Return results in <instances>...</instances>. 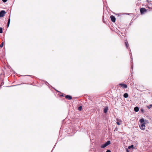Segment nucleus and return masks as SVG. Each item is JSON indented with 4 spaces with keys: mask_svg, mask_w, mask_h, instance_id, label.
<instances>
[{
    "mask_svg": "<svg viewBox=\"0 0 152 152\" xmlns=\"http://www.w3.org/2000/svg\"><path fill=\"white\" fill-rule=\"evenodd\" d=\"M110 144V141H108L105 144L102 145L101 146V148H105L107 146Z\"/></svg>",
    "mask_w": 152,
    "mask_h": 152,
    "instance_id": "1",
    "label": "nucleus"
},
{
    "mask_svg": "<svg viewBox=\"0 0 152 152\" xmlns=\"http://www.w3.org/2000/svg\"><path fill=\"white\" fill-rule=\"evenodd\" d=\"M147 10L144 8H141L140 9V12L141 14H143L147 12Z\"/></svg>",
    "mask_w": 152,
    "mask_h": 152,
    "instance_id": "2",
    "label": "nucleus"
},
{
    "mask_svg": "<svg viewBox=\"0 0 152 152\" xmlns=\"http://www.w3.org/2000/svg\"><path fill=\"white\" fill-rule=\"evenodd\" d=\"M139 127L142 130H144L145 128V123H143L142 124L141 126L140 125Z\"/></svg>",
    "mask_w": 152,
    "mask_h": 152,
    "instance_id": "3",
    "label": "nucleus"
},
{
    "mask_svg": "<svg viewBox=\"0 0 152 152\" xmlns=\"http://www.w3.org/2000/svg\"><path fill=\"white\" fill-rule=\"evenodd\" d=\"M118 85L122 87L123 88H126L127 87V85L125 83H120Z\"/></svg>",
    "mask_w": 152,
    "mask_h": 152,
    "instance_id": "4",
    "label": "nucleus"
},
{
    "mask_svg": "<svg viewBox=\"0 0 152 152\" xmlns=\"http://www.w3.org/2000/svg\"><path fill=\"white\" fill-rule=\"evenodd\" d=\"M6 13L4 10H2L0 12V17H3Z\"/></svg>",
    "mask_w": 152,
    "mask_h": 152,
    "instance_id": "5",
    "label": "nucleus"
},
{
    "mask_svg": "<svg viewBox=\"0 0 152 152\" xmlns=\"http://www.w3.org/2000/svg\"><path fill=\"white\" fill-rule=\"evenodd\" d=\"M110 17L111 21L113 22H115L116 20L115 17L114 16L112 15L110 16Z\"/></svg>",
    "mask_w": 152,
    "mask_h": 152,
    "instance_id": "6",
    "label": "nucleus"
},
{
    "mask_svg": "<svg viewBox=\"0 0 152 152\" xmlns=\"http://www.w3.org/2000/svg\"><path fill=\"white\" fill-rule=\"evenodd\" d=\"M122 121L120 119H117V124L118 125H119L121 124Z\"/></svg>",
    "mask_w": 152,
    "mask_h": 152,
    "instance_id": "7",
    "label": "nucleus"
},
{
    "mask_svg": "<svg viewBox=\"0 0 152 152\" xmlns=\"http://www.w3.org/2000/svg\"><path fill=\"white\" fill-rule=\"evenodd\" d=\"M65 98L69 100H71L72 99V97L70 96L67 95L65 96Z\"/></svg>",
    "mask_w": 152,
    "mask_h": 152,
    "instance_id": "8",
    "label": "nucleus"
},
{
    "mask_svg": "<svg viewBox=\"0 0 152 152\" xmlns=\"http://www.w3.org/2000/svg\"><path fill=\"white\" fill-rule=\"evenodd\" d=\"M125 45H126L127 48L128 49L129 47V44H128V43L127 40H126L125 41Z\"/></svg>",
    "mask_w": 152,
    "mask_h": 152,
    "instance_id": "9",
    "label": "nucleus"
},
{
    "mask_svg": "<svg viewBox=\"0 0 152 152\" xmlns=\"http://www.w3.org/2000/svg\"><path fill=\"white\" fill-rule=\"evenodd\" d=\"M134 110L135 112H138L139 110V108L137 107H136L134 108Z\"/></svg>",
    "mask_w": 152,
    "mask_h": 152,
    "instance_id": "10",
    "label": "nucleus"
},
{
    "mask_svg": "<svg viewBox=\"0 0 152 152\" xmlns=\"http://www.w3.org/2000/svg\"><path fill=\"white\" fill-rule=\"evenodd\" d=\"M10 15L9 17V19L8 20V23H7V27H8L9 26V25H10Z\"/></svg>",
    "mask_w": 152,
    "mask_h": 152,
    "instance_id": "11",
    "label": "nucleus"
},
{
    "mask_svg": "<svg viewBox=\"0 0 152 152\" xmlns=\"http://www.w3.org/2000/svg\"><path fill=\"white\" fill-rule=\"evenodd\" d=\"M140 121L142 124L143 123L144 121V120L143 118H141L140 120Z\"/></svg>",
    "mask_w": 152,
    "mask_h": 152,
    "instance_id": "12",
    "label": "nucleus"
},
{
    "mask_svg": "<svg viewBox=\"0 0 152 152\" xmlns=\"http://www.w3.org/2000/svg\"><path fill=\"white\" fill-rule=\"evenodd\" d=\"M128 96V94L125 93L124 95V96L125 98H127Z\"/></svg>",
    "mask_w": 152,
    "mask_h": 152,
    "instance_id": "13",
    "label": "nucleus"
},
{
    "mask_svg": "<svg viewBox=\"0 0 152 152\" xmlns=\"http://www.w3.org/2000/svg\"><path fill=\"white\" fill-rule=\"evenodd\" d=\"M108 110V108H105L104 110V113H106L107 112Z\"/></svg>",
    "mask_w": 152,
    "mask_h": 152,
    "instance_id": "14",
    "label": "nucleus"
},
{
    "mask_svg": "<svg viewBox=\"0 0 152 152\" xmlns=\"http://www.w3.org/2000/svg\"><path fill=\"white\" fill-rule=\"evenodd\" d=\"M82 106H80V107H79L78 108V110H79V111H81L82 110Z\"/></svg>",
    "mask_w": 152,
    "mask_h": 152,
    "instance_id": "15",
    "label": "nucleus"
},
{
    "mask_svg": "<svg viewBox=\"0 0 152 152\" xmlns=\"http://www.w3.org/2000/svg\"><path fill=\"white\" fill-rule=\"evenodd\" d=\"M3 45H4V42H2L1 44L0 45V48H2L3 47Z\"/></svg>",
    "mask_w": 152,
    "mask_h": 152,
    "instance_id": "16",
    "label": "nucleus"
},
{
    "mask_svg": "<svg viewBox=\"0 0 152 152\" xmlns=\"http://www.w3.org/2000/svg\"><path fill=\"white\" fill-rule=\"evenodd\" d=\"M2 33V28L1 27L0 28V33Z\"/></svg>",
    "mask_w": 152,
    "mask_h": 152,
    "instance_id": "17",
    "label": "nucleus"
},
{
    "mask_svg": "<svg viewBox=\"0 0 152 152\" xmlns=\"http://www.w3.org/2000/svg\"><path fill=\"white\" fill-rule=\"evenodd\" d=\"M133 145H132L131 146H129L128 147V149H130L131 148H133Z\"/></svg>",
    "mask_w": 152,
    "mask_h": 152,
    "instance_id": "18",
    "label": "nucleus"
},
{
    "mask_svg": "<svg viewBox=\"0 0 152 152\" xmlns=\"http://www.w3.org/2000/svg\"><path fill=\"white\" fill-rule=\"evenodd\" d=\"M152 107V104H151V105H150L149 107H148V108L149 109V108H150L151 107Z\"/></svg>",
    "mask_w": 152,
    "mask_h": 152,
    "instance_id": "19",
    "label": "nucleus"
},
{
    "mask_svg": "<svg viewBox=\"0 0 152 152\" xmlns=\"http://www.w3.org/2000/svg\"><path fill=\"white\" fill-rule=\"evenodd\" d=\"M140 110L142 112V113L144 112V110L142 109H141Z\"/></svg>",
    "mask_w": 152,
    "mask_h": 152,
    "instance_id": "20",
    "label": "nucleus"
},
{
    "mask_svg": "<svg viewBox=\"0 0 152 152\" xmlns=\"http://www.w3.org/2000/svg\"><path fill=\"white\" fill-rule=\"evenodd\" d=\"M7 1V0H2V1L4 2H6Z\"/></svg>",
    "mask_w": 152,
    "mask_h": 152,
    "instance_id": "21",
    "label": "nucleus"
},
{
    "mask_svg": "<svg viewBox=\"0 0 152 152\" xmlns=\"http://www.w3.org/2000/svg\"><path fill=\"white\" fill-rule=\"evenodd\" d=\"M106 152H111V151L110 150H107Z\"/></svg>",
    "mask_w": 152,
    "mask_h": 152,
    "instance_id": "22",
    "label": "nucleus"
},
{
    "mask_svg": "<svg viewBox=\"0 0 152 152\" xmlns=\"http://www.w3.org/2000/svg\"><path fill=\"white\" fill-rule=\"evenodd\" d=\"M126 152H129L127 148L126 149Z\"/></svg>",
    "mask_w": 152,
    "mask_h": 152,
    "instance_id": "23",
    "label": "nucleus"
},
{
    "mask_svg": "<svg viewBox=\"0 0 152 152\" xmlns=\"http://www.w3.org/2000/svg\"><path fill=\"white\" fill-rule=\"evenodd\" d=\"M17 85H16V86H17ZM10 86V87H12V86Z\"/></svg>",
    "mask_w": 152,
    "mask_h": 152,
    "instance_id": "24",
    "label": "nucleus"
}]
</instances>
